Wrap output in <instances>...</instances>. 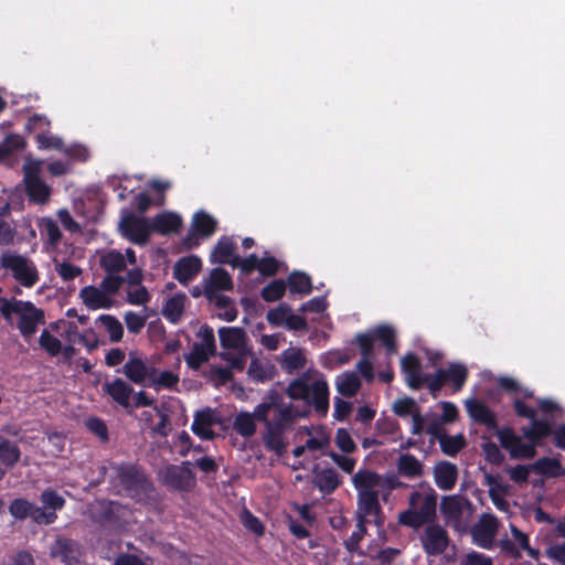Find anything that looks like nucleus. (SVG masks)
<instances>
[{
	"label": "nucleus",
	"instance_id": "obj_1",
	"mask_svg": "<svg viewBox=\"0 0 565 565\" xmlns=\"http://www.w3.org/2000/svg\"><path fill=\"white\" fill-rule=\"evenodd\" d=\"M306 414V411H300L291 403L284 402L277 393L270 392L253 413L237 414L233 428L243 437H252L256 433V422H259L264 426L262 439L265 448L280 457L286 454L289 445L287 433Z\"/></svg>",
	"mask_w": 565,
	"mask_h": 565
},
{
	"label": "nucleus",
	"instance_id": "obj_2",
	"mask_svg": "<svg viewBox=\"0 0 565 565\" xmlns=\"http://www.w3.org/2000/svg\"><path fill=\"white\" fill-rule=\"evenodd\" d=\"M104 476L108 475L114 486L120 484L126 494L140 504H153L158 492L143 470L131 463H110L100 467Z\"/></svg>",
	"mask_w": 565,
	"mask_h": 565
},
{
	"label": "nucleus",
	"instance_id": "obj_3",
	"mask_svg": "<svg viewBox=\"0 0 565 565\" xmlns=\"http://www.w3.org/2000/svg\"><path fill=\"white\" fill-rule=\"evenodd\" d=\"M437 499L438 494L430 486L420 484V490L409 494L407 510L398 515L399 523L412 529L433 523L436 519Z\"/></svg>",
	"mask_w": 565,
	"mask_h": 565
},
{
	"label": "nucleus",
	"instance_id": "obj_4",
	"mask_svg": "<svg viewBox=\"0 0 565 565\" xmlns=\"http://www.w3.org/2000/svg\"><path fill=\"white\" fill-rule=\"evenodd\" d=\"M13 313L20 316L18 328L24 337L33 335L38 326L45 323L44 311L36 308L31 301L0 298V315L7 321H11Z\"/></svg>",
	"mask_w": 565,
	"mask_h": 565
},
{
	"label": "nucleus",
	"instance_id": "obj_5",
	"mask_svg": "<svg viewBox=\"0 0 565 565\" xmlns=\"http://www.w3.org/2000/svg\"><path fill=\"white\" fill-rule=\"evenodd\" d=\"M360 348V353H373L375 348L383 349L385 353H397V329L391 323H381L365 332L358 333L352 341Z\"/></svg>",
	"mask_w": 565,
	"mask_h": 565
},
{
	"label": "nucleus",
	"instance_id": "obj_6",
	"mask_svg": "<svg viewBox=\"0 0 565 565\" xmlns=\"http://www.w3.org/2000/svg\"><path fill=\"white\" fill-rule=\"evenodd\" d=\"M440 355L427 356V363H423L418 355H403L401 360L402 371L405 381L413 390H418L426 385L430 390V383L434 382V374L425 371L428 366H435Z\"/></svg>",
	"mask_w": 565,
	"mask_h": 565
},
{
	"label": "nucleus",
	"instance_id": "obj_7",
	"mask_svg": "<svg viewBox=\"0 0 565 565\" xmlns=\"http://www.w3.org/2000/svg\"><path fill=\"white\" fill-rule=\"evenodd\" d=\"M440 511L446 521L458 531L465 530L473 514L471 501L462 495H446L441 500Z\"/></svg>",
	"mask_w": 565,
	"mask_h": 565
},
{
	"label": "nucleus",
	"instance_id": "obj_8",
	"mask_svg": "<svg viewBox=\"0 0 565 565\" xmlns=\"http://www.w3.org/2000/svg\"><path fill=\"white\" fill-rule=\"evenodd\" d=\"M0 264L4 269L10 270L13 278L23 287L31 288L39 281L35 265L25 256L7 252L1 255Z\"/></svg>",
	"mask_w": 565,
	"mask_h": 565
},
{
	"label": "nucleus",
	"instance_id": "obj_9",
	"mask_svg": "<svg viewBox=\"0 0 565 565\" xmlns=\"http://www.w3.org/2000/svg\"><path fill=\"white\" fill-rule=\"evenodd\" d=\"M191 461L181 465H168L160 469L158 477L167 487L178 491H190L196 484V478L191 469Z\"/></svg>",
	"mask_w": 565,
	"mask_h": 565
},
{
	"label": "nucleus",
	"instance_id": "obj_10",
	"mask_svg": "<svg viewBox=\"0 0 565 565\" xmlns=\"http://www.w3.org/2000/svg\"><path fill=\"white\" fill-rule=\"evenodd\" d=\"M234 287L231 275L222 267L213 268L209 279L204 281L203 295L215 307H222L227 303L228 297L221 295L220 291H230Z\"/></svg>",
	"mask_w": 565,
	"mask_h": 565
},
{
	"label": "nucleus",
	"instance_id": "obj_11",
	"mask_svg": "<svg viewBox=\"0 0 565 565\" xmlns=\"http://www.w3.org/2000/svg\"><path fill=\"white\" fill-rule=\"evenodd\" d=\"M119 230L121 235L136 245L143 246L149 242L151 223L143 216L127 213L120 218Z\"/></svg>",
	"mask_w": 565,
	"mask_h": 565
},
{
	"label": "nucleus",
	"instance_id": "obj_12",
	"mask_svg": "<svg viewBox=\"0 0 565 565\" xmlns=\"http://www.w3.org/2000/svg\"><path fill=\"white\" fill-rule=\"evenodd\" d=\"M420 534V543L427 555L435 556L444 553L450 542L447 531L439 524H425Z\"/></svg>",
	"mask_w": 565,
	"mask_h": 565
},
{
	"label": "nucleus",
	"instance_id": "obj_13",
	"mask_svg": "<svg viewBox=\"0 0 565 565\" xmlns=\"http://www.w3.org/2000/svg\"><path fill=\"white\" fill-rule=\"evenodd\" d=\"M468 371L463 364L452 363L446 369H438L430 383V393L436 394L446 383H451L455 391H460L467 380Z\"/></svg>",
	"mask_w": 565,
	"mask_h": 565
},
{
	"label": "nucleus",
	"instance_id": "obj_14",
	"mask_svg": "<svg viewBox=\"0 0 565 565\" xmlns=\"http://www.w3.org/2000/svg\"><path fill=\"white\" fill-rule=\"evenodd\" d=\"M498 530L499 520L497 516L483 513L471 529L472 539L480 547L490 548L493 545Z\"/></svg>",
	"mask_w": 565,
	"mask_h": 565
},
{
	"label": "nucleus",
	"instance_id": "obj_15",
	"mask_svg": "<svg viewBox=\"0 0 565 565\" xmlns=\"http://www.w3.org/2000/svg\"><path fill=\"white\" fill-rule=\"evenodd\" d=\"M10 514L19 520L31 518L36 524L49 525L54 522L53 513L45 514L39 507L26 499H14L9 507Z\"/></svg>",
	"mask_w": 565,
	"mask_h": 565
},
{
	"label": "nucleus",
	"instance_id": "obj_16",
	"mask_svg": "<svg viewBox=\"0 0 565 565\" xmlns=\"http://www.w3.org/2000/svg\"><path fill=\"white\" fill-rule=\"evenodd\" d=\"M222 419L217 411L206 407L194 414L191 430L200 438L211 440L215 437L214 426L221 425Z\"/></svg>",
	"mask_w": 565,
	"mask_h": 565
},
{
	"label": "nucleus",
	"instance_id": "obj_17",
	"mask_svg": "<svg viewBox=\"0 0 565 565\" xmlns=\"http://www.w3.org/2000/svg\"><path fill=\"white\" fill-rule=\"evenodd\" d=\"M52 330L63 331L67 334V339L72 344H78L86 348L88 351L95 350L98 345L97 334L92 330H86L83 333L77 331L76 324L66 322L65 320H58L50 324Z\"/></svg>",
	"mask_w": 565,
	"mask_h": 565
},
{
	"label": "nucleus",
	"instance_id": "obj_18",
	"mask_svg": "<svg viewBox=\"0 0 565 565\" xmlns=\"http://www.w3.org/2000/svg\"><path fill=\"white\" fill-rule=\"evenodd\" d=\"M81 555L78 543L68 537L58 536L50 546V556L66 565L78 563Z\"/></svg>",
	"mask_w": 565,
	"mask_h": 565
},
{
	"label": "nucleus",
	"instance_id": "obj_19",
	"mask_svg": "<svg viewBox=\"0 0 565 565\" xmlns=\"http://www.w3.org/2000/svg\"><path fill=\"white\" fill-rule=\"evenodd\" d=\"M501 446L515 458H532L535 456V444L524 443L511 429H502L498 434Z\"/></svg>",
	"mask_w": 565,
	"mask_h": 565
},
{
	"label": "nucleus",
	"instance_id": "obj_20",
	"mask_svg": "<svg viewBox=\"0 0 565 565\" xmlns=\"http://www.w3.org/2000/svg\"><path fill=\"white\" fill-rule=\"evenodd\" d=\"M153 366L140 356L132 355L122 366V372L135 384L148 386Z\"/></svg>",
	"mask_w": 565,
	"mask_h": 565
},
{
	"label": "nucleus",
	"instance_id": "obj_21",
	"mask_svg": "<svg viewBox=\"0 0 565 565\" xmlns=\"http://www.w3.org/2000/svg\"><path fill=\"white\" fill-rule=\"evenodd\" d=\"M352 483L358 495L379 494L381 490L380 475L369 469H360L352 476Z\"/></svg>",
	"mask_w": 565,
	"mask_h": 565
},
{
	"label": "nucleus",
	"instance_id": "obj_22",
	"mask_svg": "<svg viewBox=\"0 0 565 565\" xmlns=\"http://www.w3.org/2000/svg\"><path fill=\"white\" fill-rule=\"evenodd\" d=\"M202 269V260L196 255L181 257L173 266V278L181 285H188Z\"/></svg>",
	"mask_w": 565,
	"mask_h": 565
},
{
	"label": "nucleus",
	"instance_id": "obj_23",
	"mask_svg": "<svg viewBox=\"0 0 565 565\" xmlns=\"http://www.w3.org/2000/svg\"><path fill=\"white\" fill-rule=\"evenodd\" d=\"M379 497V494L358 495L356 520L363 522H370L372 520L376 524L381 523L380 515L382 508Z\"/></svg>",
	"mask_w": 565,
	"mask_h": 565
},
{
	"label": "nucleus",
	"instance_id": "obj_24",
	"mask_svg": "<svg viewBox=\"0 0 565 565\" xmlns=\"http://www.w3.org/2000/svg\"><path fill=\"white\" fill-rule=\"evenodd\" d=\"M436 486L444 491L451 490L458 479V468L449 461H439L433 468Z\"/></svg>",
	"mask_w": 565,
	"mask_h": 565
},
{
	"label": "nucleus",
	"instance_id": "obj_25",
	"mask_svg": "<svg viewBox=\"0 0 565 565\" xmlns=\"http://www.w3.org/2000/svg\"><path fill=\"white\" fill-rule=\"evenodd\" d=\"M312 403L317 412L326 414L329 407V387L327 382L319 377L312 376L310 382V397L307 404Z\"/></svg>",
	"mask_w": 565,
	"mask_h": 565
},
{
	"label": "nucleus",
	"instance_id": "obj_26",
	"mask_svg": "<svg viewBox=\"0 0 565 565\" xmlns=\"http://www.w3.org/2000/svg\"><path fill=\"white\" fill-rule=\"evenodd\" d=\"M396 470L401 477L409 480L424 476V463L412 454H402L396 460Z\"/></svg>",
	"mask_w": 565,
	"mask_h": 565
},
{
	"label": "nucleus",
	"instance_id": "obj_27",
	"mask_svg": "<svg viewBox=\"0 0 565 565\" xmlns=\"http://www.w3.org/2000/svg\"><path fill=\"white\" fill-rule=\"evenodd\" d=\"M151 223V231L168 235L171 233H177L182 226V218L180 215L173 212H162L157 214Z\"/></svg>",
	"mask_w": 565,
	"mask_h": 565
},
{
	"label": "nucleus",
	"instance_id": "obj_28",
	"mask_svg": "<svg viewBox=\"0 0 565 565\" xmlns=\"http://www.w3.org/2000/svg\"><path fill=\"white\" fill-rule=\"evenodd\" d=\"M465 407L469 416L477 423L493 428L497 425L495 416L490 408L476 398H469L465 402Z\"/></svg>",
	"mask_w": 565,
	"mask_h": 565
},
{
	"label": "nucleus",
	"instance_id": "obj_29",
	"mask_svg": "<svg viewBox=\"0 0 565 565\" xmlns=\"http://www.w3.org/2000/svg\"><path fill=\"white\" fill-rule=\"evenodd\" d=\"M79 297L83 303L90 310L100 308L108 309L113 305V300L106 296L103 289L95 286H86L82 288Z\"/></svg>",
	"mask_w": 565,
	"mask_h": 565
},
{
	"label": "nucleus",
	"instance_id": "obj_30",
	"mask_svg": "<svg viewBox=\"0 0 565 565\" xmlns=\"http://www.w3.org/2000/svg\"><path fill=\"white\" fill-rule=\"evenodd\" d=\"M312 482L322 493L330 494L339 487L340 478L338 472L331 468L318 469L316 467Z\"/></svg>",
	"mask_w": 565,
	"mask_h": 565
},
{
	"label": "nucleus",
	"instance_id": "obj_31",
	"mask_svg": "<svg viewBox=\"0 0 565 565\" xmlns=\"http://www.w3.org/2000/svg\"><path fill=\"white\" fill-rule=\"evenodd\" d=\"M235 247L236 245L232 238L222 236L211 254V262L232 266V263L234 264L235 256H237L234 253Z\"/></svg>",
	"mask_w": 565,
	"mask_h": 565
},
{
	"label": "nucleus",
	"instance_id": "obj_32",
	"mask_svg": "<svg viewBox=\"0 0 565 565\" xmlns=\"http://www.w3.org/2000/svg\"><path fill=\"white\" fill-rule=\"evenodd\" d=\"M25 194L30 203L44 205L49 202L52 188L41 178L24 183Z\"/></svg>",
	"mask_w": 565,
	"mask_h": 565
},
{
	"label": "nucleus",
	"instance_id": "obj_33",
	"mask_svg": "<svg viewBox=\"0 0 565 565\" xmlns=\"http://www.w3.org/2000/svg\"><path fill=\"white\" fill-rule=\"evenodd\" d=\"M274 364L264 355L255 356L248 367L249 376L256 382H265L271 380L275 375Z\"/></svg>",
	"mask_w": 565,
	"mask_h": 565
},
{
	"label": "nucleus",
	"instance_id": "obj_34",
	"mask_svg": "<svg viewBox=\"0 0 565 565\" xmlns=\"http://www.w3.org/2000/svg\"><path fill=\"white\" fill-rule=\"evenodd\" d=\"M104 391L111 396V398L124 407L129 406V398L132 394V388L121 379H116L113 382H107L103 385Z\"/></svg>",
	"mask_w": 565,
	"mask_h": 565
},
{
	"label": "nucleus",
	"instance_id": "obj_35",
	"mask_svg": "<svg viewBox=\"0 0 565 565\" xmlns=\"http://www.w3.org/2000/svg\"><path fill=\"white\" fill-rule=\"evenodd\" d=\"M221 345L224 349L238 350L245 343V331L236 327H222L218 330Z\"/></svg>",
	"mask_w": 565,
	"mask_h": 565
},
{
	"label": "nucleus",
	"instance_id": "obj_36",
	"mask_svg": "<svg viewBox=\"0 0 565 565\" xmlns=\"http://www.w3.org/2000/svg\"><path fill=\"white\" fill-rule=\"evenodd\" d=\"M335 387L340 395L351 397L361 388V381L355 372H343L335 377Z\"/></svg>",
	"mask_w": 565,
	"mask_h": 565
},
{
	"label": "nucleus",
	"instance_id": "obj_37",
	"mask_svg": "<svg viewBox=\"0 0 565 565\" xmlns=\"http://www.w3.org/2000/svg\"><path fill=\"white\" fill-rule=\"evenodd\" d=\"M191 227L199 233L201 238L212 236L217 228V222L204 211H199L193 215Z\"/></svg>",
	"mask_w": 565,
	"mask_h": 565
},
{
	"label": "nucleus",
	"instance_id": "obj_38",
	"mask_svg": "<svg viewBox=\"0 0 565 565\" xmlns=\"http://www.w3.org/2000/svg\"><path fill=\"white\" fill-rule=\"evenodd\" d=\"M42 507H39L45 514L53 513L54 521L57 519L56 511L62 510L65 505V499L55 490L45 489L40 495Z\"/></svg>",
	"mask_w": 565,
	"mask_h": 565
},
{
	"label": "nucleus",
	"instance_id": "obj_39",
	"mask_svg": "<svg viewBox=\"0 0 565 565\" xmlns=\"http://www.w3.org/2000/svg\"><path fill=\"white\" fill-rule=\"evenodd\" d=\"M184 302L185 295L183 294H177L170 297L162 308L163 317L170 322L177 323L182 317L184 310Z\"/></svg>",
	"mask_w": 565,
	"mask_h": 565
},
{
	"label": "nucleus",
	"instance_id": "obj_40",
	"mask_svg": "<svg viewBox=\"0 0 565 565\" xmlns=\"http://www.w3.org/2000/svg\"><path fill=\"white\" fill-rule=\"evenodd\" d=\"M99 264L107 274H119L126 269V260L124 255L115 249L104 254L100 257Z\"/></svg>",
	"mask_w": 565,
	"mask_h": 565
},
{
	"label": "nucleus",
	"instance_id": "obj_41",
	"mask_svg": "<svg viewBox=\"0 0 565 565\" xmlns=\"http://www.w3.org/2000/svg\"><path fill=\"white\" fill-rule=\"evenodd\" d=\"M21 458V451L18 445L8 438L0 436V461L9 468H12Z\"/></svg>",
	"mask_w": 565,
	"mask_h": 565
},
{
	"label": "nucleus",
	"instance_id": "obj_42",
	"mask_svg": "<svg viewBox=\"0 0 565 565\" xmlns=\"http://www.w3.org/2000/svg\"><path fill=\"white\" fill-rule=\"evenodd\" d=\"M312 376L308 373L294 380L287 387V394L292 399L309 401L310 397V382Z\"/></svg>",
	"mask_w": 565,
	"mask_h": 565
},
{
	"label": "nucleus",
	"instance_id": "obj_43",
	"mask_svg": "<svg viewBox=\"0 0 565 565\" xmlns=\"http://www.w3.org/2000/svg\"><path fill=\"white\" fill-rule=\"evenodd\" d=\"M199 343H194L193 351L191 353H217L215 347V337L213 329L207 324L200 328L198 332Z\"/></svg>",
	"mask_w": 565,
	"mask_h": 565
},
{
	"label": "nucleus",
	"instance_id": "obj_44",
	"mask_svg": "<svg viewBox=\"0 0 565 565\" xmlns=\"http://www.w3.org/2000/svg\"><path fill=\"white\" fill-rule=\"evenodd\" d=\"M287 282L291 294L309 295L312 291L311 278L306 273H290Z\"/></svg>",
	"mask_w": 565,
	"mask_h": 565
},
{
	"label": "nucleus",
	"instance_id": "obj_45",
	"mask_svg": "<svg viewBox=\"0 0 565 565\" xmlns=\"http://www.w3.org/2000/svg\"><path fill=\"white\" fill-rule=\"evenodd\" d=\"M486 484L489 487V495L493 504L501 511H507L509 503L503 498L504 487L498 477L486 475Z\"/></svg>",
	"mask_w": 565,
	"mask_h": 565
},
{
	"label": "nucleus",
	"instance_id": "obj_46",
	"mask_svg": "<svg viewBox=\"0 0 565 565\" xmlns=\"http://www.w3.org/2000/svg\"><path fill=\"white\" fill-rule=\"evenodd\" d=\"M179 382V376L171 371L158 372L154 367L148 386L159 391L162 388H172Z\"/></svg>",
	"mask_w": 565,
	"mask_h": 565
},
{
	"label": "nucleus",
	"instance_id": "obj_47",
	"mask_svg": "<svg viewBox=\"0 0 565 565\" xmlns=\"http://www.w3.org/2000/svg\"><path fill=\"white\" fill-rule=\"evenodd\" d=\"M523 436L535 444L551 433V426L544 420L532 419L527 427L522 428Z\"/></svg>",
	"mask_w": 565,
	"mask_h": 565
},
{
	"label": "nucleus",
	"instance_id": "obj_48",
	"mask_svg": "<svg viewBox=\"0 0 565 565\" xmlns=\"http://www.w3.org/2000/svg\"><path fill=\"white\" fill-rule=\"evenodd\" d=\"M109 334L111 342H118L124 335V328L120 321L110 315H102L97 320Z\"/></svg>",
	"mask_w": 565,
	"mask_h": 565
},
{
	"label": "nucleus",
	"instance_id": "obj_49",
	"mask_svg": "<svg viewBox=\"0 0 565 565\" xmlns=\"http://www.w3.org/2000/svg\"><path fill=\"white\" fill-rule=\"evenodd\" d=\"M285 292L286 282L282 279H274L262 289L260 296L266 302H274L280 300Z\"/></svg>",
	"mask_w": 565,
	"mask_h": 565
},
{
	"label": "nucleus",
	"instance_id": "obj_50",
	"mask_svg": "<svg viewBox=\"0 0 565 565\" xmlns=\"http://www.w3.org/2000/svg\"><path fill=\"white\" fill-rule=\"evenodd\" d=\"M40 232L47 238L51 245H56L62 238V232L58 224L53 218H43L40 225Z\"/></svg>",
	"mask_w": 565,
	"mask_h": 565
},
{
	"label": "nucleus",
	"instance_id": "obj_51",
	"mask_svg": "<svg viewBox=\"0 0 565 565\" xmlns=\"http://www.w3.org/2000/svg\"><path fill=\"white\" fill-rule=\"evenodd\" d=\"M259 258L255 254H250L245 258L241 256H235L234 264L232 263L233 268H239L242 274L245 276L250 275L253 271L258 270Z\"/></svg>",
	"mask_w": 565,
	"mask_h": 565
},
{
	"label": "nucleus",
	"instance_id": "obj_52",
	"mask_svg": "<svg viewBox=\"0 0 565 565\" xmlns=\"http://www.w3.org/2000/svg\"><path fill=\"white\" fill-rule=\"evenodd\" d=\"M124 282L125 277L118 274H107L100 282V288L109 297L116 295Z\"/></svg>",
	"mask_w": 565,
	"mask_h": 565
},
{
	"label": "nucleus",
	"instance_id": "obj_53",
	"mask_svg": "<svg viewBox=\"0 0 565 565\" xmlns=\"http://www.w3.org/2000/svg\"><path fill=\"white\" fill-rule=\"evenodd\" d=\"M439 443L443 452L448 456H455L465 446L461 436H443Z\"/></svg>",
	"mask_w": 565,
	"mask_h": 565
},
{
	"label": "nucleus",
	"instance_id": "obj_54",
	"mask_svg": "<svg viewBox=\"0 0 565 565\" xmlns=\"http://www.w3.org/2000/svg\"><path fill=\"white\" fill-rule=\"evenodd\" d=\"M39 149H56L64 150V142L60 137H55L46 132H38L35 137Z\"/></svg>",
	"mask_w": 565,
	"mask_h": 565
},
{
	"label": "nucleus",
	"instance_id": "obj_55",
	"mask_svg": "<svg viewBox=\"0 0 565 565\" xmlns=\"http://www.w3.org/2000/svg\"><path fill=\"white\" fill-rule=\"evenodd\" d=\"M356 521L358 522H356L355 531L350 535L349 539H347L344 541L345 548L351 553L359 551L360 542L362 541L363 536L366 533V527H365L366 522H363L361 520H356Z\"/></svg>",
	"mask_w": 565,
	"mask_h": 565
},
{
	"label": "nucleus",
	"instance_id": "obj_56",
	"mask_svg": "<svg viewBox=\"0 0 565 565\" xmlns=\"http://www.w3.org/2000/svg\"><path fill=\"white\" fill-rule=\"evenodd\" d=\"M381 490L383 492V499L386 500L387 495L395 489L406 488L407 484L399 480L397 476H381L380 475Z\"/></svg>",
	"mask_w": 565,
	"mask_h": 565
},
{
	"label": "nucleus",
	"instance_id": "obj_57",
	"mask_svg": "<svg viewBox=\"0 0 565 565\" xmlns=\"http://www.w3.org/2000/svg\"><path fill=\"white\" fill-rule=\"evenodd\" d=\"M291 308L285 303L279 305L275 309H270L267 312V321L273 326H280L286 323Z\"/></svg>",
	"mask_w": 565,
	"mask_h": 565
},
{
	"label": "nucleus",
	"instance_id": "obj_58",
	"mask_svg": "<svg viewBox=\"0 0 565 565\" xmlns=\"http://www.w3.org/2000/svg\"><path fill=\"white\" fill-rule=\"evenodd\" d=\"M56 273L64 281H71L82 274V269L70 262H63L56 265Z\"/></svg>",
	"mask_w": 565,
	"mask_h": 565
},
{
	"label": "nucleus",
	"instance_id": "obj_59",
	"mask_svg": "<svg viewBox=\"0 0 565 565\" xmlns=\"http://www.w3.org/2000/svg\"><path fill=\"white\" fill-rule=\"evenodd\" d=\"M40 345L46 353H61V341L46 329L41 333Z\"/></svg>",
	"mask_w": 565,
	"mask_h": 565
},
{
	"label": "nucleus",
	"instance_id": "obj_60",
	"mask_svg": "<svg viewBox=\"0 0 565 565\" xmlns=\"http://www.w3.org/2000/svg\"><path fill=\"white\" fill-rule=\"evenodd\" d=\"M85 425L88 430L95 434L102 441L108 440V430L104 420L97 417H89Z\"/></svg>",
	"mask_w": 565,
	"mask_h": 565
},
{
	"label": "nucleus",
	"instance_id": "obj_61",
	"mask_svg": "<svg viewBox=\"0 0 565 565\" xmlns=\"http://www.w3.org/2000/svg\"><path fill=\"white\" fill-rule=\"evenodd\" d=\"M258 271L264 277H273L279 271V262L274 256L259 258Z\"/></svg>",
	"mask_w": 565,
	"mask_h": 565
},
{
	"label": "nucleus",
	"instance_id": "obj_62",
	"mask_svg": "<svg viewBox=\"0 0 565 565\" xmlns=\"http://www.w3.org/2000/svg\"><path fill=\"white\" fill-rule=\"evenodd\" d=\"M150 294L145 286H137L136 289L127 292V301L135 306L146 305L150 301Z\"/></svg>",
	"mask_w": 565,
	"mask_h": 565
},
{
	"label": "nucleus",
	"instance_id": "obj_63",
	"mask_svg": "<svg viewBox=\"0 0 565 565\" xmlns=\"http://www.w3.org/2000/svg\"><path fill=\"white\" fill-rule=\"evenodd\" d=\"M241 521L243 525L249 530L250 532L255 533L256 535H262L264 533V526L260 523V521L253 515L249 511L244 510L241 514Z\"/></svg>",
	"mask_w": 565,
	"mask_h": 565
},
{
	"label": "nucleus",
	"instance_id": "obj_64",
	"mask_svg": "<svg viewBox=\"0 0 565 565\" xmlns=\"http://www.w3.org/2000/svg\"><path fill=\"white\" fill-rule=\"evenodd\" d=\"M460 565H493V563L490 557L472 551L461 558Z\"/></svg>",
	"mask_w": 565,
	"mask_h": 565
}]
</instances>
